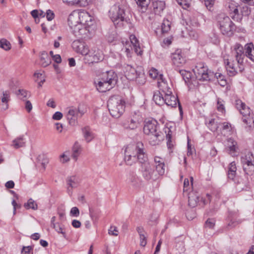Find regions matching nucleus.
Instances as JSON below:
<instances>
[{
    "mask_svg": "<svg viewBox=\"0 0 254 254\" xmlns=\"http://www.w3.org/2000/svg\"><path fill=\"white\" fill-rule=\"evenodd\" d=\"M251 13V9L247 5L240 6L237 14L232 15V18L237 21H241L243 16H248Z\"/></svg>",
    "mask_w": 254,
    "mask_h": 254,
    "instance_id": "obj_19",
    "label": "nucleus"
},
{
    "mask_svg": "<svg viewBox=\"0 0 254 254\" xmlns=\"http://www.w3.org/2000/svg\"><path fill=\"white\" fill-rule=\"evenodd\" d=\"M211 198V195L208 193H207L205 197L201 198V200L199 202V205H201L202 206H205L210 202Z\"/></svg>",
    "mask_w": 254,
    "mask_h": 254,
    "instance_id": "obj_46",
    "label": "nucleus"
},
{
    "mask_svg": "<svg viewBox=\"0 0 254 254\" xmlns=\"http://www.w3.org/2000/svg\"><path fill=\"white\" fill-rule=\"evenodd\" d=\"M165 133H166V139L167 140V146L168 148L171 149L173 146V144L172 143L171 141V136H172V131L169 128H166L165 130Z\"/></svg>",
    "mask_w": 254,
    "mask_h": 254,
    "instance_id": "obj_42",
    "label": "nucleus"
},
{
    "mask_svg": "<svg viewBox=\"0 0 254 254\" xmlns=\"http://www.w3.org/2000/svg\"><path fill=\"white\" fill-rule=\"evenodd\" d=\"M38 161L40 162L41 165L43 168V170H45L46 169V165L49 162L48 159L44 157V156H39L38 157Z\"/></svg>",
    "mask_w": 254,
    "mask_h": 254,
    "instance_id": "obj_47",
    "label": "nucleus"
},
{
    "mask_svg": "<svg viewBox=\"0 0 254 254\" xmlns=\"http://www.w3.org/2000/svg\"><path fill=\"white\" fill-rule=\"evenodd\" d=\"M40 64L43 67L47 66L51 63V58L48 55V53L45 51L41 52L40 57Z\"/></svg>",
    "mask_w": 254,
    "mask_h": 254,
    "instance_id": "obj_25",
    "label": "nucleus"
},
{
    "mask_svg": "<svg viewBox=\"0 0 254 254\" xmlns=\"http://www.w3.org/2000/svg\"><path fill=\"white\" fill-rule=\"evenodd\" d=\"M150 76L152 78H156L158 74L157 70L155 68H152L149 71Z\"/></svg>",
    "mask_w": 254,
    "mask_h": 254,
    "instance_id": "obj_62",
    "label": "nucleus"
},
{
    "mask_svg": "<svg viewBox=\"0 0 254 254\" xmlns=\"http://www.w3.org/2000/svg\"><path fill=\"white\" fill-rule=\"evenodd\" d=\"M171 23L167 19H164L161 24V30L163 33H167L171 29Z\"/></svg>",
    "mask_w": 254,
    "mask_h": 254,
    "instance_id": "obj_37",
    "label": "nucleus"
},
{
    "mask_svg": "<svg viewBox=\"0 0 254 254\" xmlns=\"http://www.w3.org/2000/svg\"><path fill=\"white\" fill-rule=\"evenodd\" d=\"M118 230L115 226H111L109 230V234L111 235L117 236L118 235Z\"/></svg>",
    "mask_w": 254,
    "mask_h": 254,
    "instance_id": "obj_54",
    "label": "nucleus"
},
{
    "mask_svg": "<svg viewBox=\"0 0 254 254\" xmlns=\"http://www.w3.org/2000/svg\"><path fill=\"white\" fill-rule=\"evenodd\" d=\"M215 0H204L205 5L209 10H212V8L215 3Z\"/></svg>",
    "mask_w": 254,
    "mask_h": 254,
    "instance_id": "obj_51",
    "label": "nucleus"
},
{
    "mask_svg": "<svg viewBox=\"0 0 254 254\" xmlns=\"http://www.w3.org/2000/svg\"><path fill=\"white\" fill-rule=\"evenodd\" d=\"M207 127L212 131H215L218 128V125L216 122H215L214 119H211L209 121V123L207 124Z\"/></svg>",
    "mask_w": 254,
    "mask_h": 254,
    "instance_id": "obj_45",
    "label": "nucleus"
},
{
    "mask_svg": "<svg viewBox=\"0 0 254 254\" xmlns=\"http://www.w3.org/2000/svg\"><path fill=\"white\" fill-rule=\"evenodd\" d=\"M156 171L158 175V178L159 176H162L164 174L165 171V165L164 164L155 165Z\"/></svg>",
    "mask_w": 254,
    "mask_h": 254,
    "instance_id": "obj_44",
    "label": "nucleus"
},
{
    "mask_svg": "<svg viewBox=\"0 0 254 254\" xmlns=\"http://www.w3.org/2000/svg\"><path fill=\"white\" fill-rule=\"evenodd\" d=\"M142 122L141 115L138 113L134 112L128 121L123 123V126L126 129L134 130L140 126Z\"/></svg>",
    "mask_w": 254,
    "mask_h": 254,
    "instance_id": "obj_13",
    "label": "nucleus"
},
{
    "mask_svg": "<svg viewBox=\"0 0 254 254\" xmlns=\"http://www.w3.org/2000/svg\"><path fill=\"white\" fill-rule=\"evenodd\" d=\"M118 80L117 74L113 70H110L102 74L100 79L95 81L97 90L105 92L113 88Z\"/></svg>",
    "mask_w": 254,
    "mask_h": 254,
    "instance_id": "obj_3",
    "label": "nucleus"
},
{
    "mask_svg": "<svg viewBox=\"0 0 254 254\" xmlns=\"http://www.w3.org/2000/svg\"><path fill=\"white\" fill-rule=\"evenodd\" d=\"M160 78L161 79V82H158L159 86L161 91V93L165 95L172 94L171 88L169 87L167 83L162 79V75H160Z\"/></svg>",
    "mask_w": 254,
    "mask_h": 254,
    "instance_id": "obj_23",
    "label": "nucleus"
},
{
    "mask_svg": "<svg viewBox=\"0 0 254 254\" xmlns=\"http://www.w3.org/2000/svg\"><path fill=\"white\" fill-rule=\"evenodd\" d=\"M228 148L229 151V153L231 155H233L239 149L237 142H234V144H232L231 146H229Z\"/></svg>",
    "mask_w": 254,
    "mask_h": 254,
    "instance_id": "obj_50",
    "label": "nucleus"
},
{
    "mask_svg": "<svg viewBox=\"0 0 254 254\" xmlns=\"http://www.w3.org/2000/svg\"><path fill=\"white\" fill-rule=\"evenodd\" d=\"M55 16V14L53 11L49 9L46 12V17L48 21L52 20Z\"/></svg>",
    "mask_w": 254,
    "mask_h": 254,
    "instance_id": "obj_61",
    "label": "nucleus"
},
{
    "mask_svg": "<svg viewBox=\"0 0 254 254\" xmlns=\"http://www.w3.org/2000/svg\"><path fill=\"white\" fill-rule=\"evenodd\" d=\"M215 226V221L212 219H208L205 223V227L209 229H213Z\"/></svg>",
    "mask_w": 254,
    "mask_h": 254,
    "instance_id": "obj_52",
    "label": "nucleus"
},
{
    "mask_svg": "<svg viewBox=\"0 0 254 254\" xmlns=\"http://www.w3.org/2000/svg\"><path fill=\"white\" fill-rule=\"evenodd\" d=\"M143 132L149 136V142L152 145L158 144L162 139L161 132L158 130V123L155 120H148L145 122Z\"/></svg>",
    "mask_w": 254,
    "mask_h": 254,
    "instance_id": "obj_4",
    "label": "nucleus"
},
{
    "mask_svg": "<svg viewBox=\"0 0 254 254\" xmlns=\"http://www.w3.org/2000/svg\"><path fill=\"white\" fill-rule=\"evenodd\" d=\"M141 68H135L130 64H124L123 70L125 76L129 80H135L136 83L142 85L145 82V75L140 71Z\"/></svg>",
    "mask_w": 254,
    "mask_h": 254,
    "instance_id": "obj_8",
    "label": "nucleus"
},
{
    "mask_svg": "<svg viewBox=\"0 0 254 254\" xmlns=\"http://www.w3.org/2000/svg\"><path fill=\"white\" fill-rule=\"evenodd\" d=\"M240 112L243 115V122L249 127H252L254 124V120L252 115L251 114L250 108L245 105Z\"/></svg>",
    "mask_w": 254,
    "mask_h": 254,
    "instance_id": "obj_17",
    "label": "nucleus"
},
{
    "mask_svg": "<svg viewBox=\"0 0 254 254\" xmlns=\"http://www.w3.org/2000/svg\"><path fill=\"white\" fill-rule=\"evenodd\" d=\"M217 25L223 35L231 36L234 32H243L242 28L237 27L231 19L224 13L218 14L216 16Z\"/></svg>",
    "mask_w": 254,
    "mask_h": 254,
    "instance_id": "obj_2",
    "label": "nucleus"
},
{
    "mask_svg": "<svg viewBox=\"0 0 254 254\" xmlns=\"http://www.w3.org/2000/svg\"><path fill=\"white\" fill-rule=\"evenodd\" d=\"M178 3L181 5L186 6L187 7H189L190 2L192 0H176Z\"/></svg>",
    "mask_w": 254,
    "mask_h": 254,
    "instance_id": "obj_57",
    "label": "nucleus"
},
{
    "mask_svg": "<svg viewBox=\"0 0 254 254\" xmlns=\"http://www.w3.org/2000/svg\"><path fill=\"white\" fill-rule=\"evenodd\" d=\"M199 197L193 192H190L188 196L189 205L191 207H194L197 204L199 203Z\"/></svg>",
    "mask_w": 254,
    "mask_h": 254,
    "instance_id": "obj_26",
    "label": "nucleus"
},
{
    "mask_svg": "<svg viewBox=\"0 0 254 254\" xmlns=\"http://www.w3.org/2000/svg\"><path fill=\"white\" fill-rule=\"evenodd\" d=\"M138 5L139 10L141 12H145L147 10L149 2L148 0H135Z\"/></svg>",
    "mask_w": 254,
    "mask_h": 254,
    "instance_id": "obj_32",
    "label": "nucleus"
},
{
    "mask_svg": "<svg viewBox=\"0 0 254 254\" xmlns=\"http://www.w3.org/2000/svg\"><path fill=\"white\" fill-rule=\"evenodd\" d=\"M241 162L245 174L252 176L254 174V156L251 152L241 157Z\"/></svg>",
    "mask_w": 254,
    "mask_h": 254,
    "instance_id": "obj_11",
    "label": "nucleus"
},
{
    "mask_svg": "<svg viewBox=\"0 0 254 254\" xmlns=\"http://www.w3.org/2000/svg\"><path fill=\"white\" fill-rule=\"evenodd\" d=\"M72 47L77 53L83 56L86 55L89 53V49L87 45L84 42L79 40H75L72 43Z\"/></svg>",
    "mask_w": 254,
    "mask_h": 254,
    "instance_id": "obj_16",
    "label": "nucleus"
},
{
    "mask_svg": "<svg viewBox=\"0 0 254 254\" xmlns=\"http://www.w3.org/2000/svg\"><path fill=\"white\" fill-rule=\"evenodd\" d=\"M226 69L229 72L230 76L235 75L237 73L234 64L233 63H231L228 61H227L226 63Z\"/></svg>",
    "mask_w": 254,
    "mask_h": 254,
    "instance_id": "obj_40",
    "label": "nucleus"
},
{
    "mask_svg": "<svg viewBox=\"0 0 254 254\" xmlns=\"http://www.w3.org/2000/svg\"><path fill=\"white\" fill-rule=\"evenodd\" d=\"M179 72L186 83L189 84L191 83V73L190 72L185 70H180Z\"/></svg>",
    "mask_w": 254,
    "mask_h": 254,
    "instance_id": "obj_33",
    "label": "nucleus"
},
{
    "mask_svg": "<svg viewBox=\"0 0 254 254\" xmlns=\"http://www.w3.org/2000/svg\"><path fill=\"white\" fill-rule=\"evenodd\" d=\"M83 136L87 142H90L94 138V135L88 126H86L82 129Z\"/></svg>",
    "mask_w": 254,
    "mask_h": 254,
    "instance_id": "obj_28",
    "label": "nucleus"
},
{
    "mask_svg": "<svg viewBox=\"0 0 254 254\" xmlns=\"http://www.w3.org/2000/svg\"><path fill=\"white\" fill-rule=\"evenodd\" d=\"M234 50L236 60L238 64H242L245 56L252 61L254 62V46L253 43H248L245 45V54H244L243 46L240 44H236L235 45Z\"/></svg>",
    "mask_w": 254,
    "mask_h": 254,
    "instance_id": "obj_7",
    "label": "nucleus"
},
{
    "mask_svg": "<svg viewBox=\"0 0 254 254\" xmlns=\"http://www.w3.org/2000/svg\"><path fill=\"white\" fill-rule=\"evenodd\" d=\"M60 160L61 163H64L69 161V158L64 153L60 156Z\"/></svg>",
    "mask_w": 254,
    "mask_h": 254,
    "instance_id": "obj_59",
    "label": "nucleus"
},
{
    "mask_svg": "<svg viewBox=\"0 0 254 254\" xmlns=\"http://www.w3.org/2000/svg\"><path fill=\"white\" fill-rule=\"evenodd\" d=\"M68 23L72 33L76 37L88 38L93 32V28L92 27L71 22H68Z\"/></svg>",
    "mask_w": 254,
    "mask_h": 254,
    "instance_id": "obj_10",
    "label": "nucleus"
},
{
    "mask_svg": "<svg viewBox=\"0 0 254 254\" xmlns=\"http://www.w3.org/2000/svg\"><path fill=\"white\" fill-rule=\"evenodd\" d=\"M125 161L128 165H131L138 161L140 164V171L145 180L153 182L158 179V175L154 170V166L149 162L144 145L141 142L126 147Z\"/></svg>",
    "mask_w": 254,
    "mask_h": 254,
    "instance_id": "obj_1",
    "label": "nucleus"
},
{
    "mask_svg": "<svg viewBox=\"0 0 254 254\" xmlns=\"http://www.w3.org/2000/svg\"><path fill=\"white\" fill-rule=\"evenodd\" d=\"M85 59L89 63H97L103 60V54L99 50L92 48L89 50V53L86 55Z\"/></svg>",
    "mask_w": 254,
    "mask_h": 254,
    "instance_id": "obj_15",
    "label": "nucleus"
},
{
    "mask_svg": "<svg viewBox=\"0 0 254 254\" xmlns=\"http://www.w3.org/2000/svg\"><path fill=\"white\" fill-rule=\"evenodd\" d=\"M128 183L135 188L138 187L140 185L138 177L134 174L130 175L128 178Z\"/></svg>",
    "mask_w": 254,
    "mask_h": 254,
    "instance_id": "obj_36",
    "label": "nucleus"
},
{
    "mask_svg": "<svg viewBox=\"0 0 254 254\" xmlns=\"http://www.w3.org/2000/svg\"><path fill=\"white\" fill-rule=\"evenodd\" d=\"M165 104L168 106L171 107H176L177 105L178 104L180 114H182L183 113L182 108L178 97L172 95V93L171 94L165 95Z\"/></svg>",
    "mask_w": 254,
    "mask_h": 254,
    "instance_id": "obj_18",
    "label": "nucleus"
},
{
    "mask_svg": "<svg viewBox=\"0 0 254 254\" xmlns=\"http://www.w3.org/2000/svg\"><path fill=\"white\" fill-rule=\"evenodd\" d=\"M226 8L229 12L231 16L237 14L238 8L237 3L233 0H229L226 4Z\"/></svg>",
    "mask_w": 254,
    "mask_h": 254,
    "instance_id": "obj_22",
    "label": "nucleus"
},
{
    "mask_svg": "<svg viewBox=\"0 0 254 254\" xmlns=\"http://www.w3.org/2000/svg\"><path fill=\"white\" fill-rule=\"evenodd\" d=\"M154 12L156 14H160L165 7L164 1L159 0H153L152 3Z\"/></svg>",
    "mask_w": 254,
    "mask_h": 254,
    "instance_id": "obj_21",
    "label": "nucleus"
},
{
    "mask_svg": "<svg viewBox=\"0 0 254 254\" xmlns=\"http://www.w3.org/2000/svg\"><path fill=\"white\" fill-rule=\"evenodd\" d=\"M215 76L217 78L219 85L222 87H224L227 84V81L225 78L224 75L220 73L216 72L215 74Z\"/></svg>",
    "mask_w": 254,
    "mask_h": 254,
    "instance_id": "obj_39",
    "label": "nucleus"
},
{
    "mask_svg": "<svg viewBox=\"0 0 254 254\" xmlns=\"http://www.w3.org/2000/svg\"><path fill=\"white\" fill-rule=\"evenodd\" d=\"M66 119L69 124L71 126H75L77 123L78 117H81L85 112L80 109L79 106L77 108L72 106L66 109Z\"/></svg>",
    "mask_w": 254,
    "mask_h": 254,
    "instance_id": "obj_12",
    "label": "nucleus"
},
{
    "mask_svg": "<svg viewBox=\"0 0 254 254\" xmlns=\"http://www.w3.org/2000/svg\"><path fill=\"white\" fill-rule=\"evenodd\" d=\"M175 243H176V247L177 249L181 250V251H184V242L181 240L180 238H177L175 239Z\"/></svg>",
    "mask_w": 254,
    "mask_h": 254,
    "instance_id": "obj_48",
    "label": "nucleus"
},
{
    "mask_svg": "<svg viewBox=\"0 0 254 254\" xmlns=\"http://www.w3.org/2000/svg\"><path fill=\"white\" fill-rule=\"evenodd\" d=\"M63 116V114L58 111L53 115L52 118L55 120H60L62 118Z\"/></svg>",
    "mask_w": 254,
    "mask_h": 254,
    "instance_id": "obj_63",
    "label": "nucleus"
},
{
    "mask_svg": "<svg viewBox=\"0 0 254 254\" xmlns=\"http://www.w3.org/2000/svg\"><path fill=\"white\" fill-rule=\"evenodd\" d=\"M237 167L236 163L233 161L229 164L228 171V177L229 179L233 180L236 176Z\"/></svg>",
    "mask_w": 254,
    "mask_h": 254,
    "instance_id": "obj_30",
    "label": "nucleus"
},
{
    "mask_svg": "<svg viewBox=\"0 0 254 254\" xmlns=\"http://www.w3.org/2000/svg\"><path fill=\"white\" fill-rule=\"evenodd\" d=\"M171 58L173 64L177 66H180L185 63V59L180 50H177L173 53Z\"/></svg>",
    "mask_w": 254,
    "mask_h": 254,
    "instance_id": "obj_20",
    "label": "nucleus"
},
{
    "mask_svg": "<svg viewBox=\"0 0 254 254\" xmlns=\"http://www.w3.org/2000/svg\"><path fill=\"white\" fill-rule=\"evenodd\" d=\"M80 154V146L78 143H75L72 148V153L71 157L75 160L76 161L78 157Z\"/></svg>",
    "mask_w": 254,
    "mask_h": 254,
    "instance_id": "obj_35",
    "label": "nucleus"
},
{
    "mask_svg": "<svg viewBox=\"0 0 254 254\" xmlns=\"http://www.w3.org/2000/svg\"><path fill=\"white\" fill-rule=\"evenodd\" d=\"M57 225H56V227H53L55 230L59 233H61L63 235L64 238H65L66 235L65 232L64 231V227L63 225L60 224L58 223H57Z\"/></svg>",
    "mask_w": 254,
    "mask_h": 254,
    "instance_id": "obj_49",
    "label": "nucleus"
},
{
    "mask_svg": "<svg viewBox=\"0 0 254 254\" xmlns=\"http://www.w3.org/2000/svg\"><path fill=\"white\" fill-rule=\"evenodd\" d=\"M110 17L117 27H121L127 24L129 19L126 17L125 9L123 5L115 4L109 11Z\"/></svg>",
    "mask_w": 254,
    "mask_h": 254,
    "instance_id": "obj_5",
    "label": "nucleus"
},
{
    "mask_svg": "<svg viewBox=\"0 0 254 254\" xmlns=\"http://www.w3.org/2000/svg\"><path fill=\"white\" fill-rule=\"evenodd\" d=\"M130 40L132 44L135 52L137 54L141 55L142 54V51L139 46L138 41L134 35L130 36Z\"/></svg>",
    "mask_w": 254,
    "mask_h": 254,
    "instance_id": "obj_31",
    "label": "nucleus"
},
{
    "mask_svg": "<svg viewBox=\"0 0 254 254\" xmlns=\"http://www.w3.org/2000/svg\"><path fill=\"white\" fill-rule=\"evenodd\" d=\"M21 254H33L31 247H24L21 251Z\"/></svg>",
    "mask_w": 254,
    "mask_h": 254,
    "instance_id": "obj_56",
    "label": "nucleus"
},
{
    "mask_svg": "<svg viewBox=\"0 0 254 254\" xmlns=\"http://www.w3.org/2000/svg\"><path fill=\"white\" fill-rule=\"evenodd\" d=\"M107 106L110 115L115 118H120L124 113L126 108L125 101L118 95L111 97Z\"/></svg>",
    "mask_w": 254,
    "mask_h": 254,
    "instance_id": "obj_6",
    "label": "nucleus"
},
{
    "mask_svg": "<svg viewBox=\"0 0 254 254\" xmlns=\"http://www.w3.org/2000/svg\"><path fill=\"white\" fill-rule=\"evenodd\" d=\"M64 2L70 5H76L80 6H85L88 4L90 0H63Z\"/></svg>",
    "mask_w": 254,
    "mask_h": 254,
    "instance_id": "obj_27",
    "label": "nucleus"
},
{
    "mask_svg": "<svg viewBox=\"0 0 254 254\" xmlns=\"http://www.w3.org/2000/svg\"><path fill=\"white\" fill-rule=\"evenodd\" d=\"M140 238V245L142 247H145L147 244V237L145 234H140L139 236Z\"/></svg>",
    "mask_w": 254,
    "mask_h": 254,
    "instance_id": "obj_53",
    "label": "nucleus"
},
{
    "mask_svg": "<svg viewBox=\"0 0 254 254\" xmlns=\"http://www.w3.org/2000/svg\"><path fill=\"white\" fill-rule=\"evenodd\" d=\"M17 95L20 96V98L21 99L23 98H25L27 97L28 94V92L23 89H19L18 90V93H16Z\"/></svg>",
    "mask_w": 254,
    "mask_h": 254,
    "instance_id": "obj_60",
    "label": "nucleus"
},
{
    "mask_svg": "<svg viewBox=\"0 0 254 254\" xmlns=\"http://www.w3.org/2000/svg\"><path fill=\"white\" fill-rule=\"evenodd\" d=\"M153 99L155 103L161 106L165 104V96L161 92H155L153 95Z\"/></svg>",
    "mask_w": 254,
    "mask_h": 254,
    "instance_id": "obj_29",
    "label": "nucleus"
},
{
    "mask_svg": "<svg viewBox=\"0 0 254 254\" xmlns=\"http://www.w3.org/2000/svg\"><path fill=\"white\" fill-rule=\"evenodd\" d=\"M245 105L246 104L242 102L240 100H237L236 101V107L240 111V112L244 107H245Z\"/></svg>",
    "mask_w": 254,
    "mask_h": 254,
    "instance_id": "obj_58",
    "label": "nucleus"
},
{
    "mask_svg": "<svg viewBox=\"0 0 254 254\" xmlns=\"http://www.w3.org/2000/svg\"><path fill=\"white\" fill-rule=\"evenodd\" d=\"M0 47L5 51L9 50L11 49V44L5 39L0 40Z\"/></svg>",
    "mask_w": 254,
    "mask_h": 254,
    "instance_id": "obj_43",
    "label": "nucleus"
},
{
    "mask_svg": "<svg viewBox=\"0 0 254 254\" xmlns=\"http://www.w3.org/2000/svg\"><path fill=\"white\" fill-rule=\"evenodd\" d=\"M68 22L79 23L92 27L94 24L93 17L85 11L71 13L68 18Z\"/></svg>",
    "mask_w": 254,
    "mask_h": 254,
    "instance_id": "obj_9",
    "label": "nucleus"
},
{
    "mask_svg": "<svg viewBox=\"0 0 254 254\" xmlns=\"http://www.w3.org/2000/svg\"><path fill=\"white\" fill-rule=\"evenodd\" d=\"M89 215L93 221H95L98 219L96 213L93 209H89Z\"/></svg>",
    "mask_w": 254,
    "mask_h": 254,
    "instance_id": "obj_64",
    "label": "nucleus"
},
{
    "mask_svg": "<svg viewBox=\"0 0 254 254\" xmlns=\"http://www.w3.org/2000/svg\"><path fill=\"white\" fill-rule=\"evenodd\" d=\"M10 100V95L8 91H4L2 93V97L1 98V102L5 104V107H4V109L6 110L8 109V102Z\"/></svg>",
    "mask_w": 254,
    "mask_h": 254,
    "instance_id": "obj_41",
    "label": "nucleus"
},
{
    "mask_svg": "<svg viewBox=\"0 0 254 254\" xmlns=\"http://www.w3.org/2000/svg\"><path fill=\"white\" fill-rule=\"evenodd\" d=\"M24 207L27 209H32L37 210L38 209V205L36 202L32 198H30L24 205Z\"/></svg>",
    "mask_w": 254,
    "mask_h": 254,
    "instance_id": "obj_38",
    "label": "nucleus"
},
{
    "mask_svg": "<svg viewBox=\"0 0 254 254\" xmlns=\"http://www.w3.org/2000/svg\"><path fill=\"white\" fill-rule=\"evenodd\" d=\"M193 71L198 80L208 81L210 79L207 67L203 63L197 64Z\"/></svg>",
    "mask_w": 254,
    "mask_h": 254,
    "instance_id": "obj_14",
    "label": "nucleus"
},
{
    "mask_svg": "<svg viewBox=\"0 0 254 254\" xmlns=\"http://www.w3.org/2000/svg\"><path fill=\"white\" fill-rule=\"evenodd\" d=\"M25 138L23 135L17 137L12 141L11 146L15 149H18L25 146Z\"/></svg>",
    "mask_w": 254,
    "mask_h": 254,
    "instance_id": "obj_24",
    "label": "nucleus"
},
{
    "mask_svg": "<svg viewBox=\"0 0 254 254\" xmlns=\"http://www.w3.org/2000/svg\"><path fill=\"white\" fill-rule=\"evenodd\" d=\"M67 183L71 189L75 188L78 185V179L75 176H70L67 179Z\"/></svg>",
    "mask_w": 254,
    "mask_h": 254,
    "instance_id": "obj_34",
    "label": "nucleus"
},
{
    "mask_svg": "<svg viewBox=\"0 0 254 254\" xmlns=\"http://www.w3.org/2000/svg\"><path fill=\"white\" fill-rule=\"evenodd\" d=\"M70 214L72 216L78 217L79 215V210L77 207H73L71 209Z\"/></svg>",
    "mask_w": 254,
    "mask_h": 254,
    "instance_id": "obj_55",
    "label": "nucleus"
}]
</instances>
